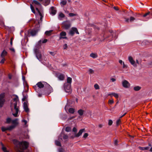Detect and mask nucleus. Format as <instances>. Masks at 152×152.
I'll list each match as a JSON object with an SVG mask.
<instances>
[{"mask_svg": "<svg viewBox=\"0 0 152 152\" xmlns=\"http://www.w3.org/2000/svg\"><path fill=\"white\" fill-rule=\"evenodd\" d=\"M112 95L116 98H118L119 96L117 94L115 93H112Z\"/></svg>", "mask_w": 152, "mask_h": 152, "instance_id": "obj_40", "label": "nucleus"}, {"mask_svg": "<svg viewBox=\"0 0 152 152\" xmlns=\"http://www.w3.org/2000/svg\"><path fill=\"white\" fill-rule=\"evenodd\" d=\"M78 113L80 115H82L83 113V111L81 110H79L78 111Z\"/></svg>", "mask_w": 152, "mask_h": 152, "instance_id": "obj_35", "label": "nucleus"}, {"mask_svg": "<svg viewBox=\"0 0 152 152\" xmlns=\"http://www.w3.org/2000/svg\"><path fill=\"white\" fill-rule=\"evenodd\" d=\"M2 58V59L1 60L0 63L1 64H4V62L5 61V58Z\"/></svg>", "mask_w": 152, "mask_h": 152, "instance_id": "obj_47", "label": "nucleus"}, {"mask_svg": "<svg viewBox=\"0 0 152 152\" xmlns=\"http://www.w3.org/2000/svg\"><path fill=\"white\" fill-rule=\"evenodd\" d=\"M48 86L49 87V89L50 90V91L49 92H48L47 94H47V95L49 94L50 93L52 92L53 91V89L52 88L50 87V85H48Z\"/></svg>", "mask_w": 152, "mask_h": 152, "instance_id": "obj_32", "label": "nucleus"}, {"mask_svg": "<svg viewBox=\"0 0 152 152\" xmlns=\"http://www.w3.org/2000/svg\"><path fill=\"white\" fill-rule=\"evenodd\" d=\"M2 149L4 152H9V151L7 150L6 148L4 146V145L2 144Z\"/></svg>", "mask_w": 152, "mask_h": 152, "instance_id": "obj_36", "label": "nucleus"}, {"mask_svg": "<svg viewBox=\"0 0 152 152\" xmlns=\"http://www.w3.org/2000/svg\"><path fill=\"white\" fill-rule=\"evenodd\" d=\"M128 60L130 63L134 66H137V65L135 64V61L133 59V58L131 56H129L128 57Z\"/></svg>", "mask_w": 152, "mask_h": 152, "instance_id": "obj_13", "label": "nucleus"}, {"mask_svg": "<svg viewBox=\"0 0 152 152\" xmlns=\"http://www.w3.org/2000/svg\"><path fill=\"white\" fill-rule=\"evenodd\" d=\"M66 34L65 31H62L60 33V37H59V39H68V38L66 37Z\"/></svg>", "mask_w": 152, "mask_h": 152, "instance_id": "obj_11", "label": "nucleus"}, {"mask_svg": "<svg viewBox=\"0 0 152 152\" xmlns=\"http://www.w3.org/2000/svg\"><path fill=\"white\" fill-rule=\"evenodd\" d=\"M69 15L70 17H72L76 16L77 15V14H74L73 13H69Z\"/></svg>", "mask_w": 152, "mask_h": 152, "instance_id": "obj_44", "label": "nucleus"}, {"mask_svg": "<svg viewBox=\"0 0 152 152\" xmlns=\"http://www.w3.org/2000/svg\"><path fill=\"white\" fill-rule=\"evenodd\" d=\"M27 98V96H23V98L22 99V100L23 101H25L26 99Z\"/></svg>", "mask_w": 152, "mask_h": 152, "instance_id": "obj_54", "label": "nucleus"}, {"mask_svg": "<svg viewBox=\"0 0 152 152\" xmlns=\"http://www.w3.org/2000/svg\"><path fill=\"white\" fill-rule=\"evenodd\" d=\"M39 22H38L37 23L36 25L35 26L34 29L30 31V33L31 35L32 36H34L35 35L38 31L39 30Z\"/></svg>", "mask_w": 152, "mask_h": 152, "instance_id": "obj_3", "label": "nucleus"}, {"mask_svg": "<svg viewBox=\"0 0 152 152\" xmlns=\"http://www.w3.org/2000/svg\"><path fill=\"white\" fill-rule=\"evenodd\" d=\"M103 125L102 124H99L98 125V126L99 128H102V127Z\"/></svg>", "mask_w": 152, "mask_h": 152, "instance_id": "obj_62", "label": "nucleus"}, {"mask_svg": "<svg viewBox=\"0 0 152 152\" xmlns=\"http://www.w3.org/2000/svg\"><path fill=\"white\" fill-rule=\"evenodd\" d=\"M50 3V0H43L42 4L43 5L47 6Z\"/></svg>", "mask_w": 152, "mask_h": 152, "instance_id": "obj_18", "label": "nucleus"}, {"mask_svg": "<svg viewBox=\"0 0 152 152\" xmlns=\"http://www.w3.org/2000/svg\"><path fill=\"white\" fill-rule=\"evenodd\" d=\"M113 8L114 9L116 10H118V8L117 7H114Z\"/></svg>", "mask_w": 152, "mask_h": 152, "instance_id": "obj_64", "label": "nucleus"}, {"mask_svg": "<svg viewBox=\"0 0 152 152\" xmlns=\"http://www.w3.org/2000/svg\"><path fill=\"white\" fill-rule=\"evenodd\" d=\"M11 118H7L6 123L7 124H10L11 122H12V121Z\"/></svg>", "mask_w": 152, "mask_h": 152, "instance_id": "obj_25", "label": "nucleus"}, {"mask_svg": "<svg viewBox=\"0 0 152 152\" xmlns=\"http://www.w3.org/2000/svg\"><path fill=\"white\" fill-rule=\"evenodd\" d=\"M123 68L124 69L127 68V65L125 64L124 62H123Z\"/></svg>", "mask_w": 152, "mask_h": 152, "instance_id": "obj_49", "label": "nucleus"}, {"mask_svg": "<svg viewBox=\"0 0 152 152\" xmlns=\"http://www.w3.org/2000/svg\"><path fill=\"white\" fill-rule=\"evenodd\" d=\"M13 38H12L11 39L10 43V45H12V40H13Z\"/></svg>", "mask_w": 152, "mask_h": 152, "instance_id": "obj_61", "label": "nucleus"}, {"mask_svg": "<svg viewBox=\"0 0 152 152\" xmlns=\"http://www.w3.org/2000/svg\"><path fill=\"white\" fill-rule=\"evenodd\" d=\"M64 87L66 92L67 93L71 92V89L70 84H69L67 83H65L64 84Z\"/></svg>", "mask_w": 152, "mask_h": 152, "instance_id": "obj_7", "label": "nucleus"}, {"mask_svg": "<svg viewBox=\"0 0 152 152\" xmlns=\"http://www.w3.org/2000/svg\"><path fill=\"white\" fill-rule=\"evenodd\" d=\"M45 83L44 84H43L41 82H39L36 85L34 86V88L37 92H39L40 91V89L44 87Z\"/></svg>", "mask_w": 152, "mask_h": 152, "instance_id": "obj_4", "label": "nucleus"}, {"mask_svg": "<svg viewBox=\"0 0 152 152\" xmlns=\"http://www.w3.org/2000/svg\"><path fill=\"white\" fill-rule=\"evenodd\" d=\"M13 142L15 144H17V143L18 142V141H17V140H13Z\"/></svg>", "mask_w": 152, "mask_h": 152, "instance_id": "obj_57", "label": "nucleus"}, {"mask_svg": "<svg viewBox=\"0 0 152 152\" xmlns=\"http://www.w3.org/2000/svg\"><path fill=\"white\" fill-rule=\"evenodd\" d=\"M56 77L58 78L59 80H63L65 78V76L63 74L57 73L56 74Z\"/></svg>", "mask_w": 152, "mask_h": 152, "instance_id": "obj_9", "label": "nucleus"}, {"mask_svg": "<svg viewBox=\"0 0 152 152\" xmlns=\"http://www.w3.org/2000/svg\"><path fill=\"white\" fill-rule=\"evenodd\" d=\"M47 41L48 40L46 39H44L42 41V40H40L39 41V43L40 44H41V42H42L43 43H44L46 42H47Z\"/></svg>", "mask_w": 152, "mask_h": 152, "instance_id": "obj_31", "label": "nucleus"}, {"mask_svg": "<svg viewBox=\"0 0 152 152\" xmlns=\"http://www.w3.org/2000/svg\"><path fill=\"white\" fill-rule=\"evenodd\" d=\"M85 130L84 129H80L79 132L78 133L75 135V137H78L80 136L83 132Z\"/></svg>", "mask_w": 152, "mask_h": 152, "instance_id": "obj_20", "label": "nucleus"}, {"mask_svg": "<svg viewBox=\"0 0 152 152\" xmlns=\"http://www.w3.org/2000/svg\"><path fill=\"white\" fill-rule=\"evenodd\" d=\"M121 121L120 119L116 121V124L117 125H118L121 123Z\"/></svg>", "mask_w": 152, "mask_h": 152, "instance_id": "obj_53", "label": "nucleus"}, {"mask_svg": "<svg viewBox=\"0 0 152 152\" xmlns=\"http://www.w3.org/2000/svg\"><path fill=\"white\" fill-rule=\"evenodd\" d=\"M23 107L25 111L26 112H28L29 111V109L28 108V106L27 103L26 102H24L23 104Z\"/></svg>", "mask_w": 152, "mask_h": 152, "instance_id": "obj_21", "label": "nucleus"}, {"mask_svg": "<svg viewBox=\"0 0 152 152\" xmlns=\"http://www.w3.org/2000/svg\"><path fill=\"white\" fill-rule=\"evenodd\" d=\"M7 54V52L5 50H4L1 54V58H4L5 56Z\"/></svg>", "mask_w": 152, "mask_h": 152, "instance_id": "obj_19", "label": "nucleus"}, {"mask_svg": "<svg viewBox=\"0 0 152 152\" xmlns=\"http://www.w3.org/2000/svg\"><path fill=\"white\" fill-rule=\"evenodd\" d=\"M12 125L16 127L19 124L18 119V118H15V119L12 120Z\"/></svg>", "mask_w": 152, "mask_h": 152, "instance_id": "obj_15", "label": "nucleus"}, {"mask_svg": "<svg viewBox=\"0 0 152 152\" xmlns=\"http://www.w3.org/2000/svg\"><path fill=\"white\" fill-rule=\"evenodd\" d=\"M58 17H59V18H64V17H65V15H64L63 13L62 12H60L59 13V15H58Z\"/></svg>", "mask_w": 152, "mask_h": 152, "instance_id": "obj_33", "label": "nucleus"}, {"mask_svg": "<svg viewBox=\"0 0 152 152\" xmlns=\"http://www.w3.org/2000/svg\"><path fill=\"white\" fill-rule=\"evenodd\" d=\"M110 80L112 82H114L116 80V79H115L113 78H111Z\"/></svg>", "mask_w": 152, "mask_h": 152, "instance_id": "obj_63", "label": "nucleus"}, {"mask_svg": "<svg viewBox=\"0 0 152 152\" xmlns=\"http://www.w3.org/2000/svg\"><path fill=\"white\" fill-rule=\"evenodd\" d=\"M75 33L79 34V33L77 29L75 27H72L70 30L69 34L72 36H73Z\"/></svg>", "mask_w": 152, "mask_h": 152, "instance_id": "obj_8", "label": "nucleus"}, {"mask_svg": "<svg viewBox=\"0 0 152 152\" xmlns=\"http://www.w3.org/2000/svg\"><path fill=\"white\" fill-rule=\"evenodd\" d=\"M113 124V121L111 120H109L108 121V125L110 126H111Z\"/></svg>", "mask_w": 152, "mask_h": 152, "instance_id": "obj_52", "label": "nucleus"}, {"mask_svg": "<svg viewBox=\"0 0 152 152\" xmlns=\"http://www.w3.org/2000/svg\"><path fill=\"white\" fill-rule=\"evenodd\" d=\"M19 145L23 150L26 149L28 147L29 143L26 141L19 142Z\"/></svg>", "mask_w": 152, "mask_h": 152, "instance_id": "obj_5", "label": "nucleus"}, {"mask_svg": "<svg viewBox=\"0 0 152 152\" xmlns=\"http://www.w3.org/2000/svg\"><path fill=\"white\" fill-rule=\"evenodd\" d=\"M65 109L66 112L68 110L69 112L70 113L73 114L75 112V109L73 108H69L68 109V106L66 105L65 107Z\"/></svg>", "mask_w": 152, "mask_h": 152, "instance_id": "obj_12", "label": "nucleus"}, {"mask_svg": "<svg viewBox=\"0 0 152 152\" xmlns=\"http://www.w3.org/2000/svg\"><path fill=\"white\" fill-rule=\"evenodd\" d=\"M55 144L56 145L58 146H61L60 142L58 141H56Z\"/></svg>", "mask_w": 152, "mask_h": 152, "instance_id": "obj_39", "label": "nucleus"}, {"mask_svg": "<svg viewBox=\"0 0 152 152\" xmlns=\"http://www.w3.org/2000/svg\"><path fill=\"white\" fill-rule=\"evenodd\" d=\"M63 48L64 49H66V50L67 49V44H64L63 46Z\"/></svg>", "mask_w": 152, "mask_h": 152, "instance_id": "obj_50", "label": "nucleus"}, {"mask_svg": "<svg viewBox=\"0 0 152 152\" xmlns=\"http://www.w3.org/2000/svg\"><path fill=\"white\" fill-rule=\"evenodd\" d=\"M66 0H62L61 2V6H64L66 4Z\"/></svg>", "mask_w": 152, "mask_h": 152, "instance_id": "obj_27", "label": "nucleus"}, {"mask_svg": "<svg viewBox=\"0 0 152 152\" xmlns=\"http://www.w3.org/2000/svg\"><path fill=\"white\" fill-rule=\"evenodd\" d=\"M90 56L91 57L95 58L98 57V55L96 53H92L90 54Z\"/></svg>", "mask_w": 152, "mask_h": 152, "instance_id": "obj_22", "label": "nucleus"}, {"mask_svg": "<svg viewBox=\"0 0 152 152\" xmlns=\"http://www.w3.org/2000/svg\"><path fill=\"white\" fill-rule=\"evenodd\" d=\"M139 148L140 150H148V149H149V148L148 147H141L139 146Z\"/></svg>", "mask_w": 152, "mask_h": 152, "instance_id": "obj_23", "label": "nucleus"}, {"mask_svg": "<svg viewBox=\"0 0 152 152\" xmlns=\"http://www.w3.org/2000/svg\"><path fill=\"white\" fill-rule=\"evenodd\" d=\"M11 111L12 115L15 117L18 116V113L20 111V103L18 96L13 98V100L11 101L10 105Z\"/></svg>", "mask_w": 152, "mask_h": 152, "instance_id": "obj_1", "label": "nucleus"}, {"mask_svg": "<svg viewBox=\"0 0 152 152\" xmlns=\"http://www.w3.org/2000/svg\"><path fill=\"white\" fill-rule=\"evenodd\" d=\"M62 137L64 140H65L68 138V136L66 134H64L63 133H61L59 137V139L62 140Z\"/></svg>", "mask_w": 152, "mask_h": 152, "instance_id": "obj_17", "label": "nucleus"}, {"mask_svg": "<svg viewBox=\"0 0 152 152\" xmlns=\"http://www.w3.org/2000/svg\"><path fill=\"white\" fill-rule=\"evenodd\" d=\"M15 127L12 125L10 126L7 127L8 130H11L12 129L15 128Z\"/></svg>", "mask_w": 152, "mask_h": 152, "instance_id": "obj_30", "label": "nucleus"}, {"mask_svg": "<svg viewBox=\"0 0 152 152\" xmlns=\"http://www.w3.org/2000/svg\"><path fill=\"white\" fill-rule=\"evenodd\" d=\"M124 19L125 20V21L127 23H129L130 22V20L129 18H124Z\"/></svg>", "mask_w": 152, "mask_h": 152, "instance_id": "obj_48", "label": "nucleus"}, {"mask_svg": "<svg viewBox=\"0 0 152 152\" xmlns=\"http://www.w3.org/2000/svg\"><path fill=\"white\" fill-rule=\"evenodd\" d=\"M88 135L87 133H85L83 136V137L86 138L88 137Z\"/></svg>", "mask_w": 152, "mask_h": 152, "instance_id": "obj_55", "label": "nucleus"}, {"mask_svg": "<svg viewBox=\"0 0 152 152\" xmlns=\"http://www.w3.org/2000/svg\"><path fill=\"white\" fill-rule=\"evenodd\" d=\"M9 49L12 51L14 52H15V49L13 48H10Z\"/></svg>", "mask_w": 152, "mask_h": 152, "instance_id": "obj_60", "label": "nucleus"}, {"mask_svg": "<svg viewBox=\"0 0 152 152\" xmlns=\"http://www.w3.org/2000/svg\"><path fill=\"white\" fill-rule=\"evenodd\" d=\"M89 74H92L94 73V71L91 69H89L88 70Z\"/></svg>", "mask_w": 152, "mask_h": 152, "instance_id": "obj_42", "label": "nucleus"}, {"mask_svg": "<svg viewBox=\"0 0 152 152\" xmlns=\"http://www.w3.org/2000/svg\"><path fill=\"white\" fill-rule=\"evenodd\" d=\"M30 7L32 12L34 13H35V11L34 9V6L31 4H30Z\"/></svg>", "mask_w": 152, "mask_h": 152, "instance_id": "obj_34", "label": "nucleus"}, {"mask_svg": "<svg viewBox=\"0 0 152 152\" xmlns=\"http://www.w3.org/2000/svg\"><path fill=\"white\" fill-rule=\"evenodd\" d=\"M52 31V30H50L49 31H46L45 33V35L48 36H50L51 35V33Z\"/></svg>", "mask_w": 152, "mask_h": 152, "instance_id": "obj_29", "label": "nucleus"}, {"mask_svg": "<svg viewBox=\"0 0 152 152\" xmlns=\"http://www.w3.org/2000/svg\"><path fill=\"white\" fill-rule=\"evenodd\" d=\"M50 12L53 15H55L56 13V10L55 8L54 7H51L50 8Z\"/></svg>", "mask_w": 152, "mask_h": 152, "instance_id": "obj_14", "label": "nucleus"}, {"mask_svg": "<svg viewBox=\"0 0 152 152\" xmlns=\"http://www.w3.org/2000/svg\"><path fill=\"white\" fill-rule=\"evenodd\" d=\"M150 13V12H149L146 13L145 14H144L143 15V17H146L147 15H149Z\"/></svg>", "mask_w": 152, "mask_h": 152, "instance_id": "obj_51", "label": "nucleus"}, {"mask_svg": "<svg viewBox=\"0 0 152 152\" xmlns=\"http://www.w3.org/2000/svg\"><path fill=\"white\" fill-rule=\"evenodd\" d=\"M72 78L70 77H68L67 79V83L68 84L69 83V84H70L72 83Z\"/></svg>", "mask_w": 152, "mask_h": 152, "instance_id": "obj_24", "label": "nucleus"}, {"mask_svg": "<svg viewBox=\"0 0 152 152\" xmlns=\"http://www.w3.org/2000/svg\"><path fill=\"white\" fill-rule=\"evenodd\" d=\"M4 23L3 21H1L0 22V26L1 27H3L4 26Z\"/></svg>", "mask_w": 152, "mask_h": 152, "instance_id": "obj_37", "label": "nucleus"}, {"mask_svg": "<svg viewBox=\"0 0 152 152\" xmlns=\"http://www.w3.org/2000/svg\"><path fill=\"white\" fill-rule=\"evenodd\" d=\"M32 4L34 7L35 8L36 10L37 11L39 16H40V20H42V19L43 16L38 9L39 8H41V4L39 2L36 0H34L33 1Z\"/></svg>", "mask_w": 152, "mask_h": 152, "instance_id": "obj_2", "label": "nucleus"}, {"mask_svg": "<svg viewBox=\"0 0 152 152\" xmlns=\"http://www.w3.org/2000/svg\"><path fill=\"white\" fill-rule=\"evenodd\" d=\"M5 96L4 93H2L0 94V107H1L3 106L5 102Z\"/></svg>", "mask_w": 152, "mask_h": 152, "instance_id": "obj_6", "label": "nucleus"}, {"mask_svg": "<svg viewBox=\"0 0 152 152\" xmlns=\"http://www.w3.org/2000/svg\"><path fill=\"white\" fill-rule=\"evenodd\" d=\"M36 57L39 60L41 59L42 58V55L41 53H37Z\"/></svg>", "mask_w": 152, "mask_h": 152, "instance_id": "obj_26", "label": "nucleus"}, {"mask_svg": "<svg viewBox=\"0 0 152 152\" xmlns=\"http://www.w3.org/2000/svg\"><path fill=\"white\" fill-rule=\"evenodd\" d=\"M71 128L70 127L68 126L66 127L65 131L67 132H69L71 131Z\"/></svg>", "mask_w": 152, "mask_h": 152, "instance_id": "obj_38", "label": "nucleus"}, {"mask_svg": "<svg viewBox=\"0 0 152 152\" xmlns=\"http://www.w3.org/2000/svg\"><path fill=\"white\" fill-rule=\"evenodd\" d=\"M135 20V18L133 17H131L130 18L129 20L130 22H132L133 21H134Z\"/></svg>", "mask_w": 152, "mask_h": 152, "instance_id": "obj_46", "label": "nucleus"}, {"mask_svg": "<svg viewBox=\"0 0 152 152\" xmlns=\"http://www.w3.org/2000/svg\"><path fill=\"white\" fill-rule=\"evenodd\" d=\"M114 103V101L113 99H109V100L108 103L109 104H111Z\"/></svg>", "mask_w": 152, "mask_h": 152, "instance_id": "obj_45", "label": "nucleus"}, {"mask_svg": "<svg viewBox=\"0 0 152 152\" xmlns=\"http://www.w3.org/2000/svg\"><path fill=\"white\" fill-rule=\"evenodd\" d=\"M73 131L74 132H77V129L75 127H74L72 129Z\"/></svg>", "mask_w": 152, "mask_h": 152, "instance_id": "obj_56", "label": "nucleus"}, {"mask_svg": "<svg viewBox=\"0 0 152 152\" xmlns=\"http://www.w3.org/2000/svg\"><path fill=\"white\" fill-rule=\"evenodd\" d=\"M50 53L53 56H54L55 55V53L53 52H50Z\"/></svg>", "mask_w": 152, "mask_h": 152, "instance_id": "obj_59", "label": "nucleus"}, {"mask_svg": "<svg viewBox=\"0 0 152 152\" xmlns=\"http://www.w3.org/2000/svg\"><path fill=\"white\" fill-rule=\"evenodd\" d=\"M141 88L140 87L138 86H137L134 87V89L135 91H137L140 90V89Z\"/></svg>", "mask_w": 152, "mask_h": 152, "instance_id": "obj_28", "label": "nucleus"}, {"mask_svg": "<svg viewBox=\"0 0 152 152\" xmlns=\"http://www.w3.org/2000/svg\"><path fill=\"white\" fill-rule=\"evenodd\" d=\"M123 86L126 88L129 87L130 86V84L128 81L126 80H124L122 82Z\"/></svg>", "mask_w": 152, "mask_h": 152, "instance_id": "obj_16", "label": "nucleus"}, {"mask_svg": "<svg viewBox=\"0 0 152 152\" xmlns=\"http://www.w3.org/2000/svg\"><path fill=\"white\" fill-rule=\"evenodd\" d=\"M58 151L59 152H63L64 150L62 148H60L59 149Z\"/></svg>", "mask_w": 152, "mask_h": 152, "instance_id": "obj_58", "label": "nucleus"}, {"mask_svg": "<svg viewBox=\"0 0 152 152\" xmlns=\"http://www.w3.org/2000/svg\"><path fill=\"white\" fill-rule=\"evenodd\" d=\"M1 129L2 131L3 132H5L7 130H8L7 127H3L1 128Z\"/></svg>", "mask_w": 152, "mask_h": 152, "instance_id": "obj_41", "label": "nucleus"}, {"mask_svg": "<svg viewBox=\"0 0 152 152\" xmlns=\"http://www.w3.org/2000/svg\"><path fill=\"white\" fill-rule=\"evenodd\" d=\"M63 28L65 29H67L70 27V24L68 21H66L63 23Z\"/></svg>", "mask_w": 152, "mask_h": 152, "instance_id": "obj_10", "label": "nucleus"}, {"mask_svg": "<svg viewBox=\"0 0 152 152\" xmlns=\"http://www.w3.org/2000/svg\"><path fill=\"white\" fill-rule=\"evenodd\" d=\"M94 87L96 89H99V85L97 84H96L94 85Z\"/></svg>", "mask_w": 152, "mask_h": 152, "instance_id": "obj_43", "label": "nucleus"}]
</instances>
